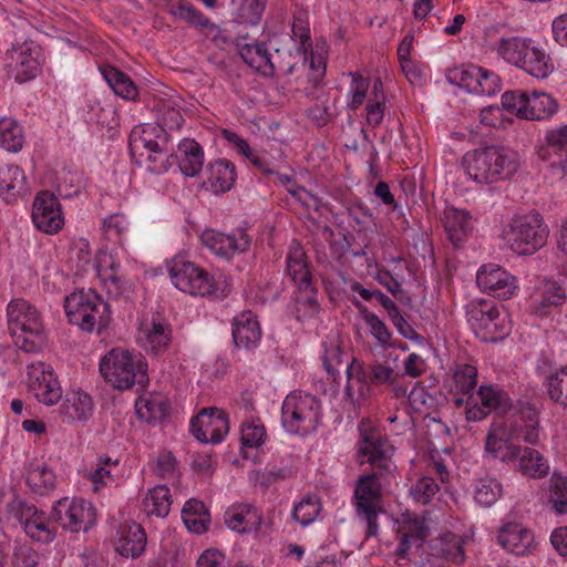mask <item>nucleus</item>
Masks as SVG:
<instances>
[{"label": "nucleus", "mask_w": 567, "mask_h": 567, "mask_svg": "<svg viewBox=\"0 0 567 567\" xmlns=\"http://www.w3.org/2000/svg\"><path fill=\"white\" fill-rule=\"evenodd\" d=\"M172 505L169 488L164 485H156L150 488L143 499V507L147 516L164 518L168 515Z\"/></svg>", "instance_id": "79ce46f5"}, {"label": "nucleus", "mask_w": 567, "mask_h": 567, "mask_svg": "<svg viewBox=\"0 0 567 567\" xmlns=\"http://www.w3.org/2000/svg\"><path fill=\"white\" fill-rule=\"evenodd\" d=\"M462 166L474 183L491 185L511 178L519 168V156L508 147L486 146L466 152Z\"/></svg>", "instance_id": "f03ea898"}, {"label": "nucleus", "mask_w": 567, "mask_h": 567, "mask_svg": "<svg viewBox=\"0 0 567 567\" xmlns=\"http://www.w3.org/2000/svg\"><path fill=\"white\" fill-rule=\"evenodd\" d=\"M355 506L359 515L365 520L368 532H377V523L381 511V486L375 474L364 475L358 480L354 491Z\"/></svg>", "instance_id": "2eb2a0df"}, {"label": "nucleus", "mask_w": 567, "mask_h": 567, "mask_svg": "<svg viewBox=\"0 0 567 567\" xmlns=\"http://www.w3.org/2000/svg\"><path fill=\"white\" fill-rule=\"evenodd\" d=\"M31 217L34 226L49 235L59 233L64 225L59 199L49 192H41L35 196Z\"/></svg>", "instance_id": "6ab92c4d"}, {"label": "nucleus", "mask_w": 567, "mask_h": 567, "mask_svg": "<svg viewBox=\"0 0 567 567\" xmlns=\"http://www.w3.org/2000/svg\"><path fill=\"white\" fill-rule=\"evenodd\" d=\"M200 241L214 255L225 259L247 251L251 245V238L244 228L230 233L206 229L200 235Z\"/></svg>", "instance_id": "dca6fc26"}, {"label": "nucleus", "mask_w": 567, "mask_h": 567, "mask_svg": "<svg viewBox=\"0 0 567 567\" xmlns=\"http://www.w3.org/2000/svg\"><path fill=\"white\" fill-rule=\"evenodd\" d=\"M45 524L47 518L43 512L38 511L34 505L28 504L22 498L14 497L7 505V516L2 528L48 532Z\"/></svg>", "instance_id": "a211bd4d"}, {"label": "nucleus", "mask_w": 567, "mask_h": 567, "mask_svg": "<svg viewBox=\"0 0 567 567\" xmlns=\"http://www.w3.org/2000/svg\"><path fill=\"white\" fill-rule=\"evenodd\" d=\"M291 50L295 71L308 70L310 81H319L326 72V61L322 54L312 51L310 29L307 21L295 18L291 25Z\"/></svg>", "instance_id": "9b49d317"}, {"label": "nucleus", "mask_w": 567, "mask_h": 567, "mask_svg": "<svg viewBox=\"0 0 567 567\" xmlns=\"http://www.w3.org/2000/svg\"><path fill=\"white\" fill-rule=\"evenodd\" d=\"M169 410L168 401L157 393H148L140 396L135 402V411L140 420L147 423H156L164 420Z\"/></svg>", "instance_id": "c9c22d12"}, {"label": "nucleus", "mask_w": 567, "mask_h": 567, "mask_svg": "<svg viewBox=\"0 0 567 567\" xmlns=\"http://www.w3.org/2000/svg\"><path fill=\"white\" fill-rule=\"evenodd\" d=\"M478 288L498 299L508 300L517 293L516 278L496 264H486L476 272Z\"/></svg>", "instance_id": "f3484780"}, {"label": "nucleus", "mask_w": 567, "mask_h": 567, "mask_svg": "<svg viewBox=\"0 0 567 567\" xmlns=\"http://www.w3.org/2000/svg\"><path fill=\"white\" fill-rule=\"evenodd\" d=\"M497 544L516 556L528 554L536 545L535 534H497Z\"/></svg>", "instance_id": "603ef678"}, {"label": "nucleus", "mask_w": 567, "mask_h": 567, "mask_svg": "<svg viewBox=\"0 0 567 567\" xmlns=\"http://www.w3.org/2000/svg\"><path fill=\"white\" fill-rule=\"evenodd\" d=\"M95 270L106 293L120 298L132 289V282L120 275V264L107 250H99L95 257Z\"/></svg>", "instance_id": "4be33fe9"}, {"label": "nucleus", "mask_w": 567, "mask_h": 567, "mask_svg": "<svg viewBox=\"0 0 567 567\" xmlns=\"http://www.w3.org/2000/svg\"><path fill=\"white\" fill-rule=\"evenodd\" d=\"M172 284L182 292L192 296H209L216 291L213 276L200 266L175 257L168 265Z\"/></svg>", "instance_id": "ddd939ff"}, {"label": "nucleus", "mask_w": 567, "mask_h": 567, "mask_svg": "<svg viewBox=\"0 0 567 567\" xmlns=\"http://www.w3.org/2000/svg\"><path fill=\"white\" fill-rule=\"evenodd\" d=\"M236 177L235 165L220 158L210 164L206 184L214 193H225L234 186Z\"/></svg>", "instance_id": "e433bc0d"}, {"label": "nucleus", "mask_w": 567, "mask_h": 567, "mask_svg": "<svg viewBox=\"0 0 567 567\" xmlns=\"http://www.w3.org/2000/svg\"><path fill=\"white\" fill-rule=\"evenodd\" d=\"M172 331L167 323L152 320L143 322L137 332V343L147 352L159 354L171 342Z\"/></svg>", "instance_id": "cd10ccee"}, {"label": "nucleus", "mask_w": 567, "mask_h": 567, "mask_svg": "<svg viewBox=\"0 0 567 567\" xmlns=\"http://www.w3.org/2000/svg\"><path fill=\"white\" fill-rule=\"evenodd\" d=\"M147 534H120L115 542V550L123 557H138L146 546Z\"/></svg>", "instance_id": "e2e57ef3"}, {"label": "nucleus", "mask_w": 567, "mask_h": 567, "mask_svg": "<svg viewBox=\"0 0 567 567\" xmlns=\"http://www.w3.org/2000/svg\"><path fill=\"white\" fill-rule=\"evenodd\" d=\"M520 439L532 445L540 440L539 421L534 411L494 420L485 439V451L494 460L514 462L522 452Z\"/></svg>", "instance_id": "f257e3e1"}, {"label": "nucleus", "mask_w": 567, "mask_h": 567, "mask_svg": "<svg viewBox=\"0 0 567 567\" xmlns=\"http://www.w3.org/2000/svg\"><path fill=\"white\" fill-rule=\"evenodd\" d=\"M9 331L14 342L25 352H38L47 341L40 311L24 299H13L7 306Z\"/></svg>", "instance_id": "7ed1b4c3"}, {"label": "nucleus", "mask_w": 567, "mask_h": 567, "mask_svg": "<svg viewBox=\"0 0 567 567\" xmlns=\"http://www.w3.org/2000/svg\"><path fill=\"white\" fill-rule=\"evenodd\" d=\"M477 396L482 405L489 413L492 411L505 412L512 405L507 393L492 385H482L477 392Z\"/></svg>", "instance_id": "4d7b16f0"}, {"label": "nucleus", "mask_w": 567, "mask_h": 567, "mask_svg": "<svg viewBox=\"0 0 567 567\" xmlns=\"http://www.w3.org/2000/svg\"><path fill=\"white\" fill-rule=\"evenodd\" d=\"M163 128L156 124L145 123L136 125L130 134L128 147L133 157L153 161V155L161 153L158 140L162 137Z\"/></svg>", "instance_id": "b1692460"}, {"label": "nucleus", "mask_w": 567, "mask_h": 567, "mask_svg": "<svg viewBox=\"0 0 567 567\" xmlns=\"http://www.w3.org/2000/svg\"><path fill=\"white\" fill-rule=\"evenodd\" d=\"M290 44L289 34H274L268 40V48L258 42L245 44L240 49V56L250 68L262 74L280 72L287 75L295 72Z\"/></svg>", "instance_id": "39448f33"}, {"label": "nucleus", "mask_w": 567, "mask_h": 567, "mask_svg": "<svg viewBox=\"0 0 567 567\" xmlns=\"http://www.w3.org/2000/svg\"><path fill=\"white\" fill-rule=\"evenodd\" d=\"M320 419L321 404L312 394L293 391L282 401L281 425L288 433H311L318 427Z\"/></svg>", "instance_id": "0eeeda50"}, {"label": "nucleus", "mask_w": 567, "mask_h": 567, "mask_svg": "<svg viewBox=\"0 0 567 567\" xmlns=\"http://www.w3.org/2000/svg\"><path fill=\"white\" fill-rule=\"evenodd\" d=\"M530 38L509 37L502 38L496 47V51L506 62L520 68L522 58L525 55V50Z\"/></svg>", "instance_id": "8fccbe9b"}, {"label": "nucleus", "mask_w": 567, "mask_h": 567, "mask_svg": "<svg viewBox=\"0 0 567 567\" xmlns=\"http://www.w3.org/2000/svg\"><path fill=\"white\" fill-rule=\"evenodd\" d=\"M99 369L105 382L117 390H128L148 380L143 355L123 348L106 352L100 360Z\"/></svg>", "instance_id": "20e7f679"}, {"label": "nucleus", "mask_w": 567, "mask_h": 567, "mask_svg": "<svg viewBox=\"0 0 567 567\" xmlns=\"http://www.w3.org/2000/svg\"><path fill=\"white\" fill-rule=\"evenodd\" d=\"M223 137L233 146V148L241 156L247 158L255 167L260 171L268 172L266 162L254 152L248 142L239 136L237 133L224 130Z\"/></svg>", "instance_id": "052dcab7"}, {"label": "nucleus", "mask_w": 567, "mask_h": 567, "mask_svg": "<svg viewBox=\"0 0 567 567\" xmlns=\"http://www.w3.org/2000/svg\"><path fill=\"white\" fill-rule=\"evenodd\" d=\"M295 311L299 320L310 318L319 312V302L317 300V290L312 284L297 287L293 292Z\"/></svg>", "instance_id": "09e8293b"}, {"label": "nucleus", "mask_w": 567, "mask_h": 567, "mask_svg": "<svg viewBox=\"0 0 567 567\" xmlns=\"http://www.w3.org/2000/svg\"><path fill=\"white\" fill-rule=\"evenodd\" d=\"M566 299L565 290L555 281H548L539 298L534 300V310L540 316L549 312L551 307L559 306Z\"/></svg>", "instance_id": "864d4df0"}, {"label": "nucleus", "mask_w": 567, "mask_h": 567, "mask_svg": "<svg viewBox=\"0 0 567 567\" xmlns=\"http://www.w3.org/2000/svg\"><path fill=\"white\" fill-rule=\"evenodd\" d=\"M224 523L231 532H258L265 525L260 509L245 503L229 506L224 513Z\"/></svg>", "instance_id": "393cba45"}, {"label": "nucleus", "mask_w": 567, "mask_h": 567, "mask_svg": "<svg viewBox=\"0 0 567 567\" xmlns=\"http://www.w3.org/2000/svg\"><path fill=\"white\" fill-rule=\"evenodd\" d=\"M94 411L92 396L80 388H72L66 391L60 406V414L66 423L86 422Z\"/></svg>", "instance_id": "a878e982"}, {"label": "nucleus", "mask_w": 567, "mask_h": 567, "mask_svg": "<svg viewBox=\"0 0 567 567\" xmlns=\"http://www.w3.org/2000/svg\"><path fill=\"white\" fill-rule=\"evenodd\" d=\"M365 121L370 126H379L388 110L383 83L380 79L373 80L372 89L365 101Z\"/></svg>", "instance_id": "a19ab883"}, {"label": "nucleus", "mask_w": 567, "mask_h": 567, "mask_svg": "<svg viewBox=\"0 0 567 567\" xmlns=\"http://www.w3.org/2000/svg\"><path fill=\"white\" fill-rule=\"evenodd\" d=\"M481 66L477 65H460L455 66L447 72V80L451 84L457 85L467 92L474 94L477 76L480 75Z\"/></svg>", "instance_id": "bf43d9fd"}, {"label": "nucleus", "mask_w": 567, "mask_h": 567, "mask_svg": "<svg viewBox=\"0 0 567 567\" xmlns=\"http://www.w3.org/2000/svg\"><path fill=\"white\" fill-rule=\"evenodd\" d=\"M522 60L520 69L536 79L548 78L555 69L550 55L533 39L529 40Z\"/></svg>", "instance_id": "c756f323"}, {"label": "nucleus", "mask_w": 567, "mask_h": 567, "mask_svg": "<svg viewBox=\"0 0 567 567\" xmlns=\"http://www.w3.org/2000/svg\"><path fill=\"white\" fill-rule=\"evenodd\" d=\"M182 519L188 532H206L210 525V514L198 499H188L182 509Z\"/></svg>", "instance_id": "ea45409f"}, {"label": "nucleus", "mask_w": 567, "mask_h": 567, "mask_svg": "<svg viewBox=\"0 0 567 567\" xmlns=\"http://www.w3.org/2000/svg\"><path fill=\"white\" fill-rule=\"evenodd\" d=\"M177 159L181 172L187 177H194L203 168V148L196 141L184 138L178 144Z\"/></svg>", "instance_id": "f704fd0d"}, {"label": "nucleus", "mask_w": 567, "mask_h": 567, "mask_svg": "<svg viewBox=\"0 0 567 567\" xmlns=\"http://www.w3.org/2000/svg\"><path fill=\"white\" fill-rule=\"evenodd\" d=\"M25 137L20 123L12 117L0 120V147L10 153L22 150Z\"/></svg>", "instance_id": "49530a36"}, {"label": "nucleus", "mask_w": 567, "mask_h": 567, "mask_svg": "<svg viewBox=\"0 0 567 567\" xmlns=\"http://www.w3.org/2000/svg\"><path fill=\"white\" fill-rule=\"evenodd\" d=\"M442 223L449 239L456 246L463 243L473 230V219L468 212L456 207H446Z\"/></svg>", "instance_id": "473e14b6"}, {"label": "nucleus", "mask_w": 567, "mask_h": 567, "mask_svg": "<svg viewBox=\"0 0 567 567\" xmlns=\"http://www.w3.org/2000/svg\"><path fill=\"white\" fill-rule=\"evenodd\" d=\"M548 227L538 213L517 216L512 219L504 231V239L518 255H530L547 241Z\"/></svg>", "instance_id": "6e6552de"}, {"label": "nucleus", "mask_w": 567, "mask_h": 567, "mask_svg": "<svg viewBox=\"0 0 567 567\" xmlns=\"http://www.w3.org/2000/svg\"><path fill=\"white\" fill-rule=\"evenodd\" d=\"M167 12L175 20L184 21L207 35L218 30L206 16L184 0H171L167 3Z\"/></svg>", "instance_id": "2f4dec72"}, {"label": "nucleus", "mask_w": 567, "mask_h": 567, "mask_svg": "<svg viewBox=\"0 0 567 567\" xmlns=\"http://www.w3.org/2000/svg\"><path fill=\"white\" fill-rule=\"evenodd\" d=\"M25 481L34 493L43 495L53 489L55 474L47 464L33 462L28 467Z\"/></svg>", "instance_id": "c03bdc74"}, {"label": "nucleus", "mask_w": 567, "mask_h": 567, "mask_svg": "<svg viewBox=\"0 0 567 567\" xmlns=\"http://www.w3.org/2000/svg\"><path fill=\"white\" fill-rule=\"evenodd\" d=\"M548 503L558 514L567 513V477L554 473L549 480Z\"/></svg>", "instance_id": "680f3d73"}, {"label": "nucleus", "mask_w": 567, "mask_h": 567, "mask_svg": "<svg viewBox=\"0 0 567 567\" xmlns=\"http://www.w3.org/2000/svg\"><path fill=\"white\" fill-rule=\"evenodd\" d=\"M233 338L238 347L248 348L259 342L261 330L251 311H244L234 318Z\"/></svg>", "instance_id": "72a5a7b5"}, {"label": "nucleus", "mask_w": 567, "mask_h": 567, "mask_svg": "<svg viewBox=\"0 0 567 567\" xmlns=\"http://www.w3.org/2000/svg\"><path fill=\"white\" fill-rule=\"evenodd\" d=\"M235 14L245 23L256 24L261 18L266 0H230Z\"/></svg>", "instance_id": "69168bd1"}, {"label": "nucleus", "mask_w": 567, "mask_h": 567, "mask_svg": "<svg viewBox=\"0 0 567 567\" xmlns=\"http://www.w3.org/2000/svg\"><path fill=\"white\" fill-rule=\"evenodd\" d=\"M360 440L358 443L361 463H369L373 467L391 471L392 446L370 422L362 421L359 425Z\"/></svg>", "instance_id": "4468645a"}, {"label": "nucleus", "mask_w": 567, "mask_h": 567, "mask_svg": "<svg viewBox=\"0 0 567 567\" xmlns=\"http://www.w3.org/2000/svg\"><path fill=\"white\" fill-rule=\"evenodd\" d=\"M361 317L378 344L382 348L388 347L392 334L385 323L377 315L367 310L361 311Z\"/></svg>", "instance_id": "338daca9"}, {"label": "nucleus", "mask_w": 567, "mask_h": 567, "mask_svg": "<svg viewBox=\"0 0 567 567\" xmlns=\"http://www.w3.org/2000/svg\"><path fill=\"white\" fill-rule=\"evenodd\" d=\"M439 491L436 482L429 476L420 478L410 489V495L419 504H427Z\"/></svg>", "instance_id": "774afa93"}, {"label": "nucleus", "mask_w": 567, "mask_h": 567, "mask_svg": "<svg viewBox=\"0 0 567 567\" xmlns=\"http://www.w3.org/2000/svg\"><path fill=\"white\" fill-rule=\"evenodd\" d=\"M517 461L518 471L530 478H543L549 473L548 461L537 451L530 447H522Z\"/></svg>", "instance_id": "58836bf2"}, {"label": "nucleus", "mask_w": 567, "mask_h": 567, "mask_svg": "<svg viewBox=\"0 0 567 567\" xmlns=\"http://www.w3.org/2000/svg\"><path fill=\"white\" fill-rule=\"evenodd\" d=\"M287 271L297 287L312 284V277L309 271L306 254L301 245L292 241L287 256Z\"/></svg>", "instance_id": "4c0bfd02"}, {"label": "nucleus", "mask_w": 567, "mask_h": 567, "mask_svg": "<svg viewBox=\"0 0 567 567\" xmlns=\"http://www.w3.org/2000/svg\"><path fill=\"white\" fill-rule=\"evenodd\" d=\"M347 385L344 389L346 399L358 411L362 402L371 395V386L367 382V375L360 361L352 359L347 367Z\"/></svg>", "instance_id": "bb28decb"}, {"label": "nucleus", "mask_w": 567, "mask_h": 567, "mask_svg": "<svg viewBox=\"0 0 567 567\" xmlns=\"http://www.w3.org/2000/svg\"><path fill=\"white\" fill-rule=\"evenodd\" d=\"M467 321L477 338L484 342H497L511 331L508 316L492 301L473 303L467 312Z\"/></svg>", "instance_id": "9d476101"}, {"label": "nucleus", "mask_w": 567, "mask_h": 567, "mask_svg": "<svg viewBox=\"0 0 567 567\" xmlns=\"http://www.w3.org/2000/svg\"><path fill=\"white\" fill-rule=\"evenodd\" d=\"M241 444L245 447L257 449L265 444L267 432L259 417H246L241 423Z\"/></svg>", "instance_id": "6e6d98bb"}, {"label": "nucleus", "mask_w": 567, "mask_h": 567, "mask_svg": "<svg viewBox=\"0 0 567 567\" xmlns=\"http://www.w3.org/2000/svg\"><path fill=\"white\" fill-rule=\"evenodd\" d=\"M50 520L70 532H89L96 525L95 506L83 498H60L53 506Z\"/></svg>", "instance_id": "f8f14e48"}, {"label": "nucleus", "mask_w": 567, "mask_h": 567, "mask_svg": "<svg viewBox=\"0 0 567 567\" xmlns=\"http://www.w3.org/2000/svg\"><path fill=\"white\" fill-rule=\"evenodd\" d=\"M28 193L27 176L21 167L7 164L0 167V197L14 203Z\"/></svg>", "instance_id": "c85d7f7f"}, {"label": "nucleus", "mask_w": 567, "mask_h": 567, "mask_svg": "<svg viewBox=\"0 0 567 567\" xmlns=\"http://www.w3.org/2000/svg\"><path fill=\"white\" fill-rule=\"evenodd\" d=\"M101 73L114 94L124 100H135L138 91L132 79L114 66L101 68Z\"/></svg>", "instance_id": "37998d69"}, {"label": "nucleus", "mask_w": 567, "mask_h": 567, "mask_svg": "<svg viewBox=\"0 0 567 567\" xmlns=\"http://www.w3.org/2000/svg\"><path fill=\"white\" fill-rule=\"evenodd\" d=\"M130 221L125 215L121 213L111 214L103 219V231L106 239L123 244L128 231Z\"/></svg>", "instance_id": "0e129e2a"}, {"label": "nucleus", "mask_w": 567, "mask_h": 567, "mask_svg": "<svg viewBox=\"0 0 567 567\" xmlns=\"http://www.w3.org/2000/svg\"><path fill=\"white\" fill-rule=\"evenodd\" d=\"M28 384L30 393L41 403L53 405L62 396L60 383L52 370L45 369L42 362L28 367Z\"/></svg>", "instance_id": "aec40b11"}, {"label": "nucleus", "mask_w": 567, "mask_h": 567, "mask_svg": "<svg viewBox=\"0 0 567 567\" xmlns=\"http://www.w3.org/2000/svg\"><path fill=\"white\" fill-rule=\"evenodd\" d=\"M117 471V458L100 455L91 468L85 471L83 477L91 483L93 493H100L105 487L116 484Z\"/></svg>", "instance_id": "7c9ffc66"}, {"label": "nucleus", "mask_w": 567, "mask_h": 567, "mask_svg": "<svg viewBox=\"0 0 567 567\" xmlns=\"http://www.w3.org/2000/svg\"><path fill=\"white\" fill-rule=\"evenodd\" d=\"M545 385L550 400L567 406V367L550 372L546 377Z\"/></svg>", "instance_id": "13d9d810"}, {"label": "nucleus", "mask_w": 567, "mask_h": 567, "mask_svg": "<svg viewBox=\"0 0 567 567\" xmlns=\"http://www.w3.org/2000/svg\"><path fill=\"white\" fill-rule=\"evenodd\" d=\"M501 101L505 111L527 121H546L558 110L557 101L544 91H507Z\"/></svg>", "instance_id": "1a4fd4ad"}, {"label": "nucleus", "mask_w": 567, "mask_h": 567, "mask_svg": "<svg viewBox=\"0 0 567 567\" xmlns=\"http://www.w3.org/2000/svg\"><path fill=\"white\" fill-rule=\"evenodd\" d=\"M321 512V503L318 496L308 494L295 505L292 517L300 527H307L315 522Z\"/></svg>", "instance_id": "5fc2aeb1"}, {"label": "nucleus", "mask_w": 567, "mask_h": 567, "mask_svg": "<svg viewBox=\"0 0 567 567\" xmlns=\"http://www.w3.org/2000/svg\"><path fill=\"white\" fill-rule=\"evenodd\" d=\"M7 70L17 82L34 79L41 71V64L34 52L27 45L13 47L6 52Z\"/></svg>", "instance_id": "5701e85b"}, {"label": "nucleus", "mask_w": 567, "mask_h": 567, "mask_svg": "<svg viewBox=\"0 0 567 567\" xmlns=\"http://www.w3.org/2000/svg\"><path fill=\"white\" fill-rule=\"evenodd\" d=\"M503 494L499 481L491 475H484L475 481L473 497L477 505L489 507L495 504Z\"/></svg>", "instance_id": "a18cd8bd"}, {"label": "nucleus", "mask_w": 567, "mask_h": 567, "mask_svg": "<svg viewBox=\"0 0 567 567\" xmlns=\"http://www.w3.org/2000/svg\"><path fill=\"white\" fill-rule=\"evenodd\" d=\"M64 310L69 322L86 332H100L111 321L109 303L91 289H80L68 295L64 298Z\"/></svg>", "instance_id": "423d86ee"}, {"label": "nucleus", "mask_w": 567, "mask_h": 567, "mask_svg": "<svg viewBox=\"0 0 567 567\" xmlns=\"http://www.w3.org/2000/svg\"><path fill=\"white\" fill-rule=\"evenodd\" d=\"M348 76L351 81L346 95L347 105L350 110L357 111L368 100L373 81L357 72H350Z\"/></svg>", "instance_id": "de8ad7c7"}, {"label": "nucleus", "mask_w": 567, "mask_h": 567, "mask_svg": "<svg viewBox=\"0 0 567 567\" xmlns=\"http://www.w3.org/2000/svg\"><path fill=\"white\" fill-rule=\"evenodd\" d=\"M451 391L454 393L470 394L477 384V369L472 364H456L452 369Z\"/></svg>", "instance_id": "3c124183"}, {"label": "nucleus", "mask_w": 567, "mask_h": 567, "mask_svg": "<svg viewBox=\"0 0 567 567\" xmlns=\"http://www.w3.org/2000/svg\"><path fill=\"white\" fill-rule=\"evenodd\" d=\"M229 430L228 417L219 409H204L190 421L193 435L203 443H219Z\"/></svg>", "instance_id": "412c9836"}]
</instances>
